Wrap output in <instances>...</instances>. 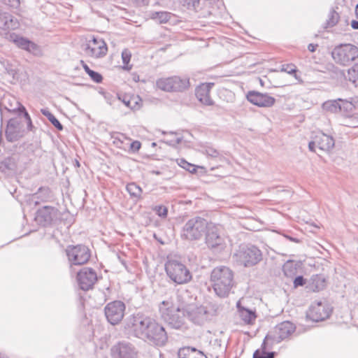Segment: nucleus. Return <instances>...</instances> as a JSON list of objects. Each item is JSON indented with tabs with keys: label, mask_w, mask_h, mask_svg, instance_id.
<instances>
[{
	"label": "nucleus",
	"mask_w": 358,
	"mask_h": 358,
	"mask_svg": "<svg viewBox=\"0 0 358 358\" xmlns=\"http://www.w3.org/2000/svg\"><path fill=\"white\" fill-rule=\"evenodd\" d=\"M81 63L85 71L88 73L92 69L83 61H81Z\"/></svg>",
	"instance_id": "nucleus-56"
},
{
	"label": "nucleus",
	"mask_w": 358,
	"mask_h": 358,
	"mask_svg": "<svg viewBox=\"0 0 358 358\" xmlns=\"http://www.w3.org/2000/svg\"><path fill=\"white\" fill-rule=\"evenodd\" d=\"M349 80L354 84H358V64L348 70Z\"/></svg>",
	"instance_id": "nucleus-39"
},
{
	"label": "nucleus",
	"mask_w": 358,
	"mask_h": 358,
	"mask_svg": "<svg viewBox=\"0 0 358 358\" xmlns=\"http://www.w3.org/2000/svg\"><path fill=\"white\" fill-rule=\"evenodd\" d=\"M50 197V190L48 187H40L36 193L31 195V201L36 206L41 202L48 201Z\"/></svg>",
	"instance_id": "nucleus-28"
},
{
	"label": "nucleus",
	"mask_w": 358,
	"mask_h": 358,
	"mask_svg": "<svg viewBox=\"0 0 358 358\" xmlns=\"http://www.w3.org/2000/svg\"><path fill=\"white\" fill-rule=\"evenodd\" d=\"M339 18V14L334 9L331 10L324 27L327 29L334 27L338 23Z\"/></svg>",
	"instance_id": "nucleus-36"
},
{
	"label": "nucleus",
	"mask_w": 358,
	"mask_h": 358,
	"mask_svg": "<svg viewBox=\"0 0 358 358\" xmlns=\"http://www.w3.org/2000/svg\"><path fill=\"white\" fill-rule=\"evenodd\" d=\"M18 27L19 22L15 17L8 13L0 10V29L4 30L15 29Z\"/></svg>",
	"instance_id": "nucleus-24"
},
{
	"label": "nucleus",
	"mask_w": 358,
	"mask_h": 358,
	"mask_svg": "<svg viewBox=\"0 0 358 358\" xmlns=\"http://www.w3.org/2000/svg\"><path fill=\"white\" fill-rule=\"evenodd\" d=\"M19 110H20V111H21L24 113V116L25 119L27 121H30L31 117H30L29 113L27 112L25 108L21 105L20 107L19 108Z\"/></svg>",
	"instance_id": "nucleus-53"
},
{
	"label": "nucleus",
	"mask_w": 358,
	"mask_h": 358,
	"mask_svg": "<svg viewBox=\"0 0 358 358\" xmlns=\"http://www.w3.org/2000/svg\"><path fill=\"white\" fill-rule=\"evenodd\" d=\"M41 113L45 115L48 120L52 124V125L57 129L59 131L63 130V125L52 114L48 109H41Z\"/></svg>",
	"instance_id": "nucleus-34"
},
{
	"label": "nucleus",
	"mask_w": 358,
	"mask_h": 358,
	"mask_svg": "<svg viewBox=\"0 0 358 358\" xmlns=\"http://www.w3.org/2000/svg\"><path fill=\"white\" fill-rule=\"evenodd\" d=\"M213 85V83H202L196 87L195 94L202 104L206 106H213L214 104V101L210 96V90Z\"/></svg>",
	"instance_id": "nucleus-22"
},
{
	"label": "nucleus",
	"mask_w": 358,
	"mask_h": 358,
	"mask_svg": "<svg viewBox=\"0 0 358 358\" xmlns=\"http://www.w3.org/2000/svg\"><path fill=\"white\" fill-rule=\"evenodd\" d=\"M331 313V309L327 303L314 302L309 308L307 317L313 322H320L328 318Z\"/></svg>",
	"instance_id": "nucleus-17"
},
{
	"label": "nucleus",
	"mask_w": 358,
	"mask_h": 358,
	"mask_svg": "<svg viewBox=\"0 0 358 358\" xmlns=\"http://www.w3.org/2000/svg\"><path fill=\"white\" fill-rule=\"evenodd\" d=\"M355 13H356L357 17H358V4L356 6Z\"/></svg>",
	"instance_id": "nucleus-60"
},
{
	"label": "nucleus",
	"mask_w": 358,
	"mask_h": 358,
	"mask_svg": "<svg viewBox=\"0 0 358 358\" xmlns=\"http://www.w3.org/2000/svg\"><path fill=\"white\" fill-rule=\"evenodd\" d=\"M326 278L322 274L313 275L308 283L307 289L312 292H320L326 287Z\"/></svg>",
	"instance_id": "nucleus-25"
},
{
	"label": "nucleus",
	"mask_w": 358,
	"mask_h": 358,
	"mask_svg": "<svg viewBox=\"0 0 358 358\" xmlns=\"http://www.w3.org/2000/svg\"><path fill=\"white\" fill-rule=\"evenodd\" d=\"M296 327L289 321L282 322L276 325L274 329L267 334V339L271 338L273 342L280 343L294 332Z\"/></svg>",
	"instance_id": "nucleus-15"
},
{
	"label": "nucleus",
	"mask_w": 358,
	"mask_h": 358,
	"mask_svg": "<svg viewBox=\"0 0 358 358\" xmlns=\"http://www.w3.org/2000/svg\"><path fill=\"white\" fill-rule=\"evenodd\" d=\"M178 358H207L204 353L193 347H184L178 352Z\"/></svg>",
	"instance_id": "nucleus-27"
},
{
	"label": "nucleus",
	"mask_w": 358,
	"mask_h": 358,
	"mask_svg": "<svg viewBox=\"0 0 358 358\" xmlns=\"http://www.w3.org/2000/svg\"><path fill=\"white\" fill-rule=\"evenodd\" d=\"M306 280L302 275H299L294 280V287H298L299 286H303L306 284Z\"/></svg>",
	"instance_id": "nucleus-51"
},
{
	"label": "nucleus",
	"mask_w": 358,
	"mask_h": 358,
	"mask_svg": "<svg viewBox=\"0 0 358 358\" xmlns=\"http://www.w3.org/2000/svg\"><path fill=\"white\" fill-rule=\"evenodd\" d=\"M180 142H181V139H180V138H178L176 139V143H177V144L180 143Z\"/></svg>",
	"instance_id": "nucleus-61"
},
{
	"label": "nucleus",
	"mask_w": 358,
	"mask_h": 358,
	"mask_svg": "<svg viewBox=\"0 0 358 358\" xmlns=\"http://www.w3.org/2000/svg\"><path fill=\"white\" fill-rule=\"evenodd\" d=\"M108 96H111V99H108V96L107 95L105 96V98L108 99V103L110 104V105H112L115 101H119L121 100V98L120 96H118L117 98H113L111 95H110L109 94H108Z\"/></svg>",
	"instance_id": "nucleus-54"
},
{
	"label": "nucleus",
	"mask_w": 358,
	"mask_h": 358,
	"mask_svg": "<svg viewBox=\"0 0 358 358\" xmlns=\"http://www.w3.org/2000/svg\"><path fill=\"white\" fill-rule=\"evenodd\" d=\"M350 127H358V125H357L356 124H350L349 125Z\"/></svg>",
	"instance_id": "nucleus-62"
},
{
	"label": "nucleus",
	"mask_w": 358,
	"mask_h": 358,
	"mask_svg": "<svg viewBox=\"0 0 358 358\" xmlns=\"http://www.w3.org/2000/svg\"><path fill=\"white\" fill-rule=\"evenodd\" d=\"M126 306L122 301L116 300L108 303L104 308L107 321L112 325L118 324L124 316Z\"/></svg>",
	"instance_id": "nucleus-11"
},
{
	"label": "nucleus",
	"mask_w": 358,
	"mask_h": 358,
	"mask_svg": "<svg viewBox=\"0 0 358 358\" xmlns=\"http://www.w3.org/2000/svg\"><path fill=\"white\" fill-rule=\"evenodd\" d=\"M153 210L156 213V214L162 217V218H166L167 217V215H168V208L164 206H162V205H160V206H156L154 208H153Z\"/></svg>",
	"instance_id": "nucleus-47"
},
{
	"label": "nucleus",
	"mask_w": 358,
	"mask_h": 358,
	"mask_svg": "<svg viewBox=\"0 0 358 358\" xmlns=\"http://www.w3.org/2000/svg\"><path fill=\"white\" fill-rule=\"evenodd\" d=\"M335 145L334 138L322 131L313 134L312 141L308 143V148L312 152H316L315 148L322 151H330Z\"/></svg>",
	"instance_id": "nucleus-13"
},
{
	"label": "nucleus",
	"mask_w": 358,
	"mask_h": 358,
	"mask_svg": "<svg viewBox=\"0 0 358 358\" xmlns=\"http://www.w3.org/2000/svg\"><path fill=\"white\" fill-rule=\"evenodd\" d=\"M18 124V122L16 120L10 119L7 124L6 129V138L9 141H13V139L16 137L15 135V129Z\"/></svg>",
	"instance_id": "nucleus-32"
},
{
	"label": "nucleus",
	"mask_w": 358,
	"mask_h": 358,
	"mask_svg": "<svg viewBox=\"0 0 358 358\" xmlns=\"http://www.w3.org/2000/svg\"><path fill=\"white\" fill-rule=\"evenodd\" d=\"M151 317L141 311L134 313L127 318L124 329L128 334L137 338Z\"/></svg>",
	"instance_id": "nucleus-8"
},
{
	"label": "nucleus",
	"mask_w": 358,
	"mask_h": 358,
	"mask_svg": "<svg viewBox=\"0 0 358 358\" xmlns=\"http://www.w3.org/2000/svg\"><path fill=\"white\" fill-rule=\"evenodd\" d=\"M58 216L59 210L57 208L45 206L37 210L35 219L40 224L46 227L57 220Z\"/></svg>",
	"instance_id": "nucleus-19"
},
{
	"label": "nucleus",
	"mask_w": 358,
	"mask_h": 358,
	"mask_svg": "<svg viewBox=\"0 0 358 358\" xmlns=\"http://www.w3.org/2000/svg\"><path fill=\"white\" fill-rule=\"evenodd\" d=\"M26 51L32 53L36 56H39L41 55V49L36 43H34L31 41H29L27 46L26 48Z\"/></svg>",
	"instance_id": "nucleus-37"
},
{
	"label": "nucleus",
	"mask_w": 358,
	"mask_h": 358,
	"mask_svg": "<svg viewBox=\"0 0 358 358\" xmlns=\"http://www.w3.org/2000/svg\"><path fill=\"white\" fill-rule=\"evenodd\" d=\"M131 55L130 52L127 50H124L122 52V62L124 64L123 69L125 70H130L131 69V66H129L128 64L130 62Z\"/></svg>",
	"instance_id": "nucleus-41"
},
{
	"label": "nucleus",
	"mask_w": 358,
	"mask_h": 358,
	"mask_svg": "<svg viewBox=\"0 0 358 358\" xmlns=\"http://www.w3.org/2000/svg\"><path fill=\"white\" fill-rule=\"evenodd\" d=\"M5 69L8 75L10 76L13 80H18L17 70L15 68H13L11 65L8 64L6 66Z\"/></svg>",
	"instance_id": "nucleus-49"
},
{
	"label": "nucleus",
	"mask_w": 358,
	"mask_h": 358,
	"mask_svg": "<svg viewBox=\"0 0 358 358\" xmlns=\"http://www.w3.org/2000/svg\"><path fill=\"white\" fill-rule=\"evenodd\" d=\"M2 3L12 8H18L20 5V0H1Z\"/></svg>",
	"instance_id": "nucleus-50"
},
{
	"label": "nucleus",
	"mask_w": 358,
	"mask_h": 358,
	"mask_svg": "<svg viewBox=\"0 0 358 358\" xmlns=\"http://www.w3.org/2000/svg\"><path fill=\"white\" fill-rule=\"evenodd\" d=\"M206 229V220L201 217H194L185 224L181 236L186 240H199L203 236Z\"/></svg>",
	"instance_id": "nucleus-5"
},
{
	"label": "nucleus",
	"mask_w": 358,
	"mask_h": 358,
	"mask_svg": "<svg viewBox=\"0 0 358 358\" xmlns=\"http://www.w3.org/2000/svg\"><path fill=\"white\" fill-rule=\"evenodd\" d=\"M178 164L180 166H181L182 168H183L184 169L187 170V171H189V173H194L196 172V168L195 166L187 162L185 159H180L178 160Z\"/></svg>",
	"instance_id": "nucleus-42"
},
{
	"label": "nucleus",
	"mask_w": 358,
	"mask_h": 358,
	"mask_svg": "<svg viewBox=\"0 0 358 358\" xmlns=\"http://www.w3.org/2000/svg\"><path fill=\"white\" fill-rule=\"evenodd\" d=\"M136 355L134 345L127 342H119L111 348L113 358H136Z\"/></svg>",
	"instance_id": "nucleus-21"
},
{
	"label": "nucleus",
	"mask_w": 358,
	"mask_h": 358,
	"mask_svg": "<svg viewBox=\"0 0 358 358\" xmlns=\"http://www.w3.org/2000/svg\"><path fill=\"white\" fill-rule=\"evenodd\" d=\"M281 71L286 72L290 75H294V78L298 80H301L300 78H299L296 74V72H297L296 66L293 64H287L282 65Z\"/></svg>",
	"instance_id": "nucleus-38"
},
{
	"label": "nucleus",
	"mask_w": 358,
	"mask_h": 358,
	"mask_svg": "<svg viewBox=\"0 0 358 358\" xmlns=\"http://www.w3.org/2000/svg\"><path fill=\"white\" fill-rule=\"evenodd\" d=\"M177 308H160L162 318L171 327L176 329H181L185 324L184 315H180Z\"/></svg>",
	"instance_id": "nucleus-16"
},
{
	"label": "nucleus",
	"mask_w": 358,
	"mask_h": 358,
	"mask_svg": "<svg viewBox=\"0 0 358 358\" xmlns=\"http://www.w3.org/2000/svg\"><path fill=\"white\" fill-rule=\"evenodd\" d=\"M158 89L168 92H181L189 87L188 78H181L179 76L159 78L156 81Z\"/></svg>",
	"instance_id": "nucleus-7"
},
{
	"label": "nucleus",
	"mask_w": 358,
	"mask_h": 358,
	"mask_svg": "<svg viewBox=\"0 0 358 358\" xmlns=\"http://www.w3.org/2000/svg\"><path fill=\"white\" fill-rule=\"evenodd\" d=\"M345 105L347 106L346 108L348 107L352 108L353 107L351 103L344 101L343 99H338L337 100H329L325 101L322 104V109L331 113H338L342 110L343 108H345Z\"/></svg>",
	"instance_id": "nucleus-23"
},
{
	"label": "nucleus",
	"mask_w": 358,
	"mask_h": 358,
	"mask_svg": "<svg viewBox=\"0 0 358 358\" xmlns=\"http://www.w3.org/2000/svg\"><path fill=\"white\" fill-rule=\"evenodd\" d=\"M122 103L131 110H137L140 108L141 98L137 96H124L121 100Z\"/></svg>",
	"instance_id": "nucleus-31"
},
{
	"label": "nucleus",
	"mask_w": 358,
	"mask_h": 358,
	"mask_svg": "<svg viewBox=\"0 0 358 358\" xmlns=\"http://www.w3.org/2000/svg\"><path fill=\"white\" fill-rule=\"evenodd\" d=\"M247 100L258 107L270 108L275 103V99L267 93L249 91L246 95Z\"/></svg>",
	"instance_id": "nucleus-20"
},
{
	"label": "nucleus",
	"mask_w": 358,
	"mask_h": 358,
	"mask_svg": "<svg viewBox=\"0 0 358 358\" xmlns=\"http://www.w3.org/2000/svg\"><path fill=\"white\" fill-rule=\"evenodd\" d=\"M162 305L164 306V307L162 306H160V308H167L166 306L169 305V302L168 301H164L162 302Z\"/></svg>",
	"instance_id": "nucleus-58"
},
{
	"label": "nucleus",
	"mask_w": 358,
	"mask_h": 358,
	"mask_svg": "<svg viewBox=\"0 0 358 358\" xmlns=\"http://www.w3.org/2000/svg\"><path fill=\"white\" fill-rule=\"evenodd\" d=\"M165 271L169 278L178 285L188 283L192 279L189 268L178 260H168L165 264Z\"/></svg>",
	"instance_id": "nucleus-4"
},
{
	"label": "nucleus",
	"mask_w": 358,
	"mask_h": 358,
	"mask_svg": "<svg viewBox=\"0 0 358 358\" xmlns=\"http://www.w3.org/2000/svg\"><path fill=\"white\" fill-rule=\"evenodd\" d=\"M331 56L336 63L348 66L358 58V47L350 43L340 44L333 49Z\"/></svg>",
	"instance_id": "nucleus-6"
},
{
	"label": "nucleus",
	"mask_w": 358,
	"mask_h": 358,
	"mask_svg": "<svg viewBox=\"0 0 358 358\" xmlns=\"http://www.w3.org/2000/svg\"><path fill=\"white\" fill-rule=\"evenodd\" d=\"M154 173L157 174V175H159L160 174L159 171H153Z\"/></svg>",
	"instance_id": "nucleus-64"
},
{
	"label": "nucleus",
	"mask_w": 358,
	"mask_h": 358,
	"mask_svg": "<svg viewBox=\"0 0 358 358\" xmlns=\"http://www.w3.org/2000/svg\"><path fill=\"white\" fill-rule=\"evenodd\" d=\"M138 338L147 341L157 346H164L168 341V335L164 327L155 319L151 317L145 325Z\"/></svg>",
	"instance_id": "nucleus-2"
},
{
	"label": "nucleus",
	"mask_w": 358,
	"mask_h": 358,
	"mask_svg": "<svg viewBox=\"0 0 358 358\" xmlns=\"http://www.w3.org/2000/svg\"><path fill=\"white\" fill-rule=\"evenodd\" d=\"M210 282L215 294L226 298L234 285V272L227 266H217L210 273Z\"/></svg>",
	"instance_id": "nucleus-1"
},
{
	"label": "nucleus",
	"mask_w": 358,
	"mask_h": 358,
	"mask_svg": "<svg viewBox=\"0 0 358 358\" xmlns=\"http://www.w3.org/2000/svg\"><path fill=\"white\" fill-rule=\"evenodd\" d=\"M171 17V14L166 11L154 12L151 15L153 20L158 21L159 23H166Z\"/></svg>",
	"instance_id": "nucleus-35"
},
{
	"label": "nucleus",
	"mask_w": 358,
	"mask_h": 358,
	"mask_svg": "<svg viewBox=\"0 0 358 358\" xmlns=\"http://www.w3.org/2000/svg\"><path fill=\"white\" fill-rule=\"evenodd\" d=\"M178 311L186 316L190 321L196 324H203L208 321L204 306L195 304H181L177 307Z\"/></svg>",
	"instance_id": "nucleus-9"
},
{
	"label": "nucleus",
	"mask_w": 358,
	"mask_h": 358,
	"mask_svg": "<svg viewBox=\"0 0 358 358\" xmlns=\"http://www.w3.org/2000/svg\"><path fill=\"white\" fill-rule=\"evenodd\" d=\"M180 3L187 9L196 10L199 5L200 0H180Z\"/></svg>",
	"instance_id": "nucleus-40"
},
{
	"label": "nucleus",
	"mask_w": 358,
	"mask_h": 358,
	"mask_svg": "<svg viewBox=\"0 0 358 358\" xmlns=\"http://www.w3.org/2000/svg\"><path fill=\"white\" fill-rule=\"evenodd\" d=\"M87 74L90 77V78L95 83H100L102 82L103 77L99 73L91 70Z\"/></svg>",
	"instance_id": "nucleus-48"
},
{
	"label": "nucleus",
	"mask_w": 358,
	"mask_h": 358,
	"mask_svg": "<svg viewBox=\"0 0 358 358\" xmlns=\"http://www.w3.org/2000/svg\"><path fill=\"white\" fill-rule=\"evenodd\" d=\"M203 153L212 158H217L220 156L218 150L210 146L205 147L203 150Z\"/></svg>",
	"instance_id": "nucleus-46"
},
{
	"label": "nucleus",
	"mask_w": 358,
	"mask_h": 358,
	"mask_svg": "<svg viewBox=\"0 0 358 358\" xmlns=\"http://www.w3.org/2000/svg\"><path fill=\"white\" fill-rule=\"evenodd\" d=\"M236 307L241 319L247 324H251L255 320L257 315L255 311L248 309L241 306V301L236 303Z\"/></svg>",
	"instance_id": "nucleus-26"
},
{
	"label": "nucleus",
	"mask_w": 358,
	"mask_h": 358,
	"mask_svg": "<svg viewBox=\"0 0 358 358\" xmlns=\"http://www.w3.org/2000/svg\"><path fill=\"white\" fill-rule=\"evenodd\" d=\"M233 257L238 265L252 267L262 260V252L253 245H241Z\"/></svg>",
	"instance_id": "nucleus-3"
},
{
	"label": "nucleus",
	"mask_w": 358,
	"mask_h": 358,
	"mask_svg": "<svg viewBox=\"0 0 358 358\" xmlns=\"http://www.w3.org/2000/svg\"><path fill=\"white\" fill-rule=\"evenodd\" d=\"M204 308L208 320H211L213 317L217 315L221 309L220 305L213 302L208 303L206 306H204Z\"/></svg>",
	"instance_id": "nucleus-33"
},
{
	"label": "nucleus",
	"mask_w": 358,
	"mask_h": 358,
	"mask_svg": "<svg viewBox=\"0 0 358 358\" xmlns=\"http://www.w3.org/2000/svg\"><path fill=\"white\" fill-rule=\"evenodd\" d=\"M27 123H28V129L31 130V127H33L32 126V123H31V120H30V121H27Z\"/></svg>",
	"instance_id": "nucleus-59"
},
{
	"label": "nucleus",
	"mask_w": 358,
	"mask_h": 358,
	"mask_svg": "<svg viewBox=\"0 0 358 358\" xmlns=\"http://www.w3.org/2000/svg\"><path fill=\"white\" fill-rule=\"evenodd\" d=\"M317 46V44L310 43L308 46V49L310 52H313L315 51Z\"/></svg>",
	"instance_id": "nucleus-55"
},
{
	"label": "nucleus",
	"mask_w": 358,
	"mask_h": 358,
	"mask_svg": "<svg viewBox=\"0 0 358 358\" xmlns=\"http://www.w3.org/2000/svg\"><path fill=\"white\" fill-rule=\"evenodd\" d=\"M126 189L129 194L130 196L133 199L138 201L142 199L143 190L140 186L136 185L135 182H130L127 185Z\"/></svg>",
	"instance_id": "nucleus-29"
},
{
	"label": "nucleus",
	"mask_w": 358,
	"mask_h": 358,
	"mask_svg": "<svg viewBox=\"0 0 358 358\" xmlns=\"http://www.w3.org/2000/svg\"><path fill=\"white\" fill-rule=\"evenodd\" d=\"M29 41V40L26 38L18 36H15V38L13 39L15 44L18 48H22L23 50H26Z\"/></svg>",
	"instance_id": "nucleus-43"
},
{
	"label": "nucleus",
	"mask_w": 358,
	"mask_h": 358,
	"mask_svg": "<svg viewBox=\"0 0 358 358\" xmlns=\"http://www.w3.org/2000/svg\"><path fill=\"white\" fill-rule=\"evenodd\" d=\"M289 239H290L291 241H297L295 238H291V237H287Z\"/></svg>",
	"instance_id": "nucleus-63"
},
{
	"label": "nucleus",
	"mask_w": 358,
	"mask_h": 358,
	"mask_svg": "<svg viewBox=\"0 0 358 358\" xmlns=\"http://www.w3.org/2000/svg\"><path fill=\"white\" fill-rule=\"evenodd\" d=\"M351 26L354 29H358V21L352 20L351 22Z\"/></svg>",
	"instance_id": "nucleus-57"
},
{
	"label": "nucleus",
	"mask_w": 358,
	"mask_h": 358,
	"mask_svg": "<svg viewBox=\"0 0 358 358\" xmlns=\"http://www.w3.org/2000/svg\"><path fill=\"white\" fill-rule=\"evenodd\" d=\"M266 338L267 335L264 338V340L261 346V349H259L261 352H262L263 353H265L268 348H272L273 345L278 343V342H273V341L271 338L267 339Z\"/></svg>",
	"instance_id": "nucleus-45"
},
{
	"label": "nucleus",
	"mask_w": 358,
	"mask_h": 358,
	"mask_svg": "<svg viewBox=\"0 0 358 358\" xmlns=\"http://www.w3.org/2000/svg\"><path fill=\"white\" fill-rule=\"evenodd\" d=\"M83 50L88 57L101 58L107 54L108 47L101 38L93 36L92 39L83 45Z\"/></svg>",
	"instance_id": "nucleus-12"
},
{
	"label": "nucleus",
	"mask_w": 358,
	"mask_h": 358,
	"mask_svg": "<svg viewBox=\"0 0 358 358\" xmlns=\"http://www.w3.org/2000/svg\"><path fill=\"white\" fill-rule=\"evenodd\" d=\"M66 253L71 265H83L90 259V249L84 245H69Z\"/></svg>",
	"instance_id": "nucleus-10"
},
{
	"label": "nucleus",
	"mask_w": 358,
	"mask_h": 358,
	"mask_svg": "<svg viewBox=\"0 0 358 358\" xmlns=\"http://www.w3.org/2000/svg\"><path fill=\"white\" fill-rule=\"evenodd\" d=\"M77 280L80 288L87 291L92 289L97 281V274L93 268L85 267L78 273Z\"/></svg>",
	"instance_id": "nucleus-18"
},
{
	"label": "nucleus",
	"mask_w": 358,
	"mask_h": 358,
	"mask_svg": "<svg viewBox=\"0 0 358 358\" xmlns=\"http://www.w3.org/2000/svg\"><path fill=\"white\" fill-rule=\"evenodd\" d=\"M141 147V143L138 141H133L130 145V149L134 152H138Z\"/></svg>",
	"instance_id": "nucleus-52"
},
{
	"label": "nucleus",
	"mask_w": 358,
	"mask_h": 358,
	"mask_svg": "<svg viewBox=\"0 0 358 358\" xmlns=\"http://www.w3.org/2000/svg\"><path fill=\"white\" fill-rule=\"evenodd\" d=\"M327 71L333 79L342 81L345 78V71L334 64H329Z\"/></svg>",
	"instance_id": "nucleus-30"
},
{
	"label": "nucleus",
	"mask_w": 358,
	"mask_h": 358,
	"mask_svg": "<svg viewBox=\"0 0 358 358\" xmlns=\"http://www.w3.org/2000/svg\"><path fill=\"white\" fill-rule=\"evenodd\" d=\"M206 243L209 248L216 252L222 251L226 247L224 237L217 226L210 227L206 235Z\"/></svg>",
	"instance_id": "nucleus-14"
},
{
	"label": "nucleus",
	"mask_w": 358,
	"mask_h": 358,
	"mask_svg": "<svg viewBox=\"0 0 358 358\" xmlns=\"http://www.w3.org/2000/svg\"><path fill=\"white\" fill-rule=\"evenodd\" d=\"M275 355V352H265V353H263L260 350H257L255 351L252 358H274Z\"/></svg>",
	"instance_id": "nucleus-44"
}]
</instances>
